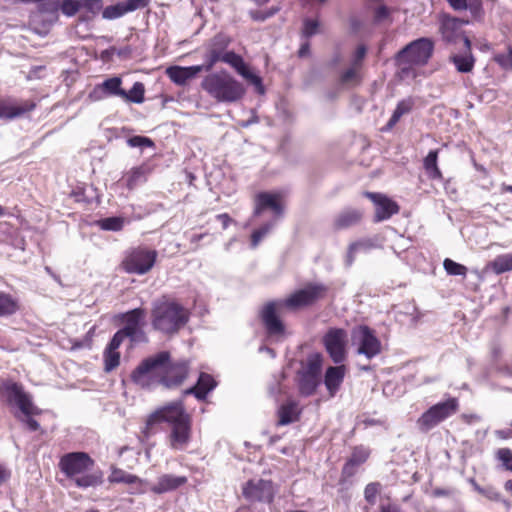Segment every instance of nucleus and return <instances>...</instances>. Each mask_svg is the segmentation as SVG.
Wrapping results in <instances>:
<instances>
[{
  "label": "nucleus",
  "instance_id": "nucleus-1",
  "mask_svg": "<svg viewBox=\"0 0 512 512\" xmlns=\"http://www.w3.org/2000/svg\"><path fill=\"white\" fill-rule=\"evenodd\" d=\"M330 288L324 283L308 282L302 288L295 290L282 301H269L260 311V319L270 336H279L285 333V325L278 315L280 307L292 311L312 307L325 300Z\"/></svg>",
  "mask_w": 512,
  "mask_h": 512
},
{
  "label": "nucleus",
  "instance_id": "nucleus-2",
  "mask_svg": "<svg viewBox=\"0 0 512 512\" xmlns=\"http://www.w3.org/2000/svg\"><path fill=\"white\" fill-rule=\"evenodd\" d=\"M192 422V416L186 411L183 401H172L148 415L142 434L149 438L155 433L154 426L167 423L170 427L167 434L169 447L174 451H183L192 439Z\"/></svg>",
  "mask_w": 512,
  "mask_h": 512
},
{
  "label": "nucleus",
  "instance_id": "nucleus-3",
  "mask_svg": "<svg viewBox=\"0 0 512 512\" xmlns=\"http://www.w3.org/2000/svg\"><path fill=\"white\" fill-rule=\"evenodd\" d=\"M151 326L166 336L177 334L190 319V311L169 295H162L152 303Z\"/></svg>",
  "mask_w": 512,
  "mask_h": 512
},
{
  "label": "nucleus",
  "instance_id": "nucleus-4",
  "mask_svg": "<svg viewBox=\"0 0 512 512\" xmlns=\"http://www.w3.org/2000/svg\"><path fill=\"white\" fill-rule=\"evenodd\" d=\"M95 460L83 451L68 452L59 459V470L80 489L95 488L103 484V472H91Z\"/></svg>",
  "mask_w": 512,
  "mask_h": 512
},
{
  "label": "nucleus",
  "instance_id": "nucleus-5",
  "mask_svg": "<svg viewBox=\"0 0 512 512\" xmlns=\"http://www.w3.org/2000/svg\"><path fill=\"white\" fill-rule=\"evenodd\" d=\"M201 88L214 100L223 103L237 102L245 95L244 85L226 70L207 74Z\"/></svg>",
  "mask_w": 512,
  "mask_h": 512
},
{
  "label": "nucleus",
  "instance_id": "nucleus-6",
  "mask_svg": "<svg viewBox=\"0 0 512 512\" xmlns=\"http://www.w3.org/2000/svg\"><path fill=\"white\" fill-rule=\"evenodd\" d=\"M434 53V42L430 38L422 37L408 43L396 55V64L400 67L403 76L417 77L416 67L428 64Z\"/></svg>",
  "mask_w": 512,
  "mask_h": 512
},
{
  "label": "nucleus",
  "instance_id": "nucleus-7",
  "mask_svg": "<svg viewBox=\"0 0 512 512\" xmlns=\"http://www.w3.org/2000/svg\"><path fill=\"white\" fill-rule=\"evenodd\" d=\"M169 356L170 352L160 351L144 358L131 372V381L143 389L162 385L163 371Z\"/></svg>",
  "mask_w": 512,
  "mask_h": 512
},
{
  "label": "nucleus",
  "instance_id": "nucleus-8",
  "mask_svg": "<svg viewBox=\"0 0 512 512\" xmlns=\"http://www.w3.org/2000/svg\"><path fill=\"white\" fill-rule=\"evenodd\" d=\"M323 356L320 353L308 355L297 373L298 391L302 396L309 397L316 393L321 383Z\"/></svg>",
  "mask_w": 512,
  "mask_h": 512
},
{
  "label": "nucleus",
  "instance_id": "nucleus-9",
  "mask_svg": "<svg viewBox=\"0 0 512 512\" xmlns=\"http://www.w3.org/2000/svg\"><path fill=\"white\" fill-rule=\"evenodd\" d=\"M0 401L16 405L25 416L41 413L33 404L30 395L24 391L22 384L11 379H0Z\"/></svg>",
  "mask_w": 512,
  "mask_h": 512
},
{
  "label": "nucleus",
  "instance_id": "nucleus-10",
  "mask_svg": "<svg viewBox=\"0 0 512 512\" xmlns=\"http://www.w3.org/2000/svg\"><path fill=\"white\" fill-rule=\"evenodd\" d=\"M158 253L146 246L129 249L121 261L120 267L129 274L144 275L155 265Z\"/></svg>",
  "mask_w": 512,
  "mask_h": 512
},
{
  "label": "nucleus",
  "instance_id": "nucleus-11",
  "mask_svg": "<svg viewBox=\"0 0 512 512\" xmlns=\"http://www.w3.org/2000/svg\"><path fill=\"white\" fill-rule=\"evenodd\" d=\"M459 410V401L451 397L439 402L426 410L418 419L417 426L422 432H428L442 421L456 414Z\"/></svg>",
  "mask_w": 512,
  "mask_h": 512
},
{
  "label": "nucleus",
  "instance_id": "nucleus-12",
  "mask_svg": "<svg viewBox=\"0 0 512 512\" xmlns=\"http://www.w3.org/2000/svg\"><path fill=\"white\" fill-rule=\"evenodd\" d=\"M145 317L146 311L140 307L119 314L118 319L124 326L113 336L122 341H124L125 338H129L131 343L145 340L146 335L143 331Z\"/></svg>",
  "mask_w": 512,
  "mask_h": 512
},
{
  "label": "nucleus",
  "instance_id": "nucleus-13",
  "mask_svg": "<svg viewBox=\"0 0 512 512\" xmlns=\"http://www.w3.org/2000/svg\"><path fill=\"white\" fill-rule=\"evenodd\" d=\"M253 217H260L265 211L269 210L272 213V219L277 222L285 212V196L282 192L275 191H262L258 192L253 197Z\"/></svg>",
  "mask_w": 512,
  "mask_h": 512
},
{
  "label": "nucleus",
  "instance_id": "nucleus-14",
  "mask_svg": "<svg viewBox=\"0 0 512 512\" xmlns=\"http://www.w3.org/2000/svg\"><path fill=\"white\" fill-rule=\"evenodd\" d=\"M348 334L343 328H330L322 338L323 346L335 364H341L347 359Z\"/></svg>",
  "mask_w": 512,
  "mask_h": 512
},
{
  "label": "nucleus",
  "instance_id": "nucleus-15",
  "mask_svg": "<svg viewBox=\"0 0 512 512\" xmlns=\"http://www.w3.org/2000/svg\"><path fill=\"white\" fill-rule=\"evenodd\" d=\"M352 339L358 344L357 353L372 359L382 351L381 341L375 331L367 325H359L352 330Z\"/></svg>",
  "mask_w": 512,
  "mask_h": 512
},
{
  "label": "nucleus",
  "instance_id": "nucleus-16",
  "mask_svg": "<svg viewBox=\"0 0 512 512\" xmlns=\"http://www.w3.org/2000/svg\"><path fill=\"white\" fill-rule=\"evenodd\" d=\"M243 497L252 503H272L275 490L271 480L250 479L242 486Z\"/></svg>",
  "mask_w": 512,
  "mask_h": 512
},
{
  "label": "nucleus",
  "instance_id": "nucleus-17",
  "mask_svg": "<svg viewBox=\"0 0 512 512\" xmlns=\"http://www.w3.org/2000/svg\"><path fill=\"white\" fill-rule=\"evenodd\" d=\"M230 43L231 38L223 33H218L210 39L205 47L204 62L201 64L204 71L210 72L222 60L223 55L228 51Z\"/></svg>",
  "mask_w": 512,
  "mask_h": 512
},
{
  "label": "nucleus",
  "instance_id": "nucleus-18",
  "mask_svg": "<svg viewBox=\"0 0 512 512\" xmlns=\"http://www.w3.org/2000/svg\"><path fill=\"white\" fill-rule=\"evenodd\" d=\"M189 363L184 360L173 361L171 355L168 357L163 371V386L173 389L181 386L189 375Z\"/></svg>",
  "mask_w": 512,
  "mask_h": 512
},
{
  "label": "nucleus",
  "instance_id": "nucleus-19",
  "mask_svg": "<svg viewBox=\"0 0 512 512\" xmlns=\"http://www.w3.org/2000/svg\"><path fill=\"white\" fill-rule=\"evenodd\" d=\"M370 454V449L364 445H357L352 447L351 455L348 457L341 469L339 483L344 484L350 478L354 477L358 471V468L367 462Z\"/></svg>",
  "mask_w": 512,
  "mask_h": 512
},
{
  "label": "nucleus",
  "instance_id": "nucleus-20",
  "mask_svg": "<svg viewBox=\"0 0 512 512\" xmlns=\"http://www.w3.org/2000/svg\"><path fill=\"white\" fill-rule=\"evenodd\" d=\"M365 196L370 199L376 206L374 220L381 222L398 214L400 207L394 200L384 194L375 192H366Z\"/></svg>",
  "mask_w": 512,
  "mask_h": 512
},
{
  "label": "nucleus",
  "instance_id": "nucleus-21",
  "mask_svg": "<svg viewBox=\"0 0 512 512\" xmlns=\"http://www.w3.org/2000/svg\"><path fill=\"white\" fill-rule=\"evenodd\" d=\"M220 62H224L229 64L232 68H234L238 74H240L245 79L249 80L252 84L256 86H261L262 80L259 76L250 72L249 68L245 64L243 58L235 53L234 51H227Z\"/></svg>",
  "mask_w": 512,
  "mask_h": 512
},
{
  "label": "nucleus",
  "instance_id": "nucleus-22",
  "mask_svg": "<svg viewBox=\"0 0 512 512\" xmlns=\"http://www.w3.org/2000/svg\"><path fill=\"white\" fill-rule=\"evenodd\" d=\"M202 71H204L202 65L189 67L171 66L167 68L166 74L173 83L184 86L189 80L195 78Z\"/></svg>",
  "mask_w": 512,
  "mask_h": 512
},
{
  "label": "nucleus",
  "instance_id": "nucleus-23",
  "mask_svg": "<svg viewBox=\"0 0 512 512\" xmlns=\"http://www.w3.org/2000/svg\"><path fill=\"white\" fill-rule=\"evenodd\" d=\"M188 482L186 476H175L172 474H163L158 477L157 482L150 487L154 494H164L174 491Z\"/></svg>",
  "mask_w": 512,
  "mask_h": 512
},
{
  "label": "nucleus",
  "instance_id": "nucleus-24",
  "mask_svg": "<svg viewBox=\"0 0 512 512\" xmlns=\"http://www.w3.org/2000/svg\"><path fill=\"white\" fill-rule=\"evenodd\" d=\"M346 374V367L341 364H337V366H329L326 369L324 375V384L328 393L331 397H334L336 393L339 391Z\"/></svg>",
  "mask_w": 512,
  "mask_h": 512
},
{
  "label": "nucleus",
  "instance_id": "nucleus-25",
  "mask_svg": "<svg viewBox=\"0 0 512 512\" xmlns=\"http://www.w3.org/2000/svg\"><path fill=\"white\" fill-rule=\"evenodd\" d=\"M363 219V211L358 208H347L341 211L333 220L336 231L348 229L359 224Z\"/></svg>",
  "mask_w": 512,
  "mask_h": 512
},
{
  "label": "nucleus",
  "instance_id": "nucleus-26",
  "mask_svg": "<svg viewBox=\"0 0 512 512\" xmlns=\"http://www.w3.org/2000/svg\"><path fill=\"white\" fill-rule=\"evenodd\" d=\"M35 108L34 100H25L18 105L2 101L0 102V119H13L31 112Z\"/></svg>",
  "mask_w": 512,
  "mask_h": 512
},
{
  "label": "nucleus",
  "instance_id": "nucleus-27",
  "mask_svg": "<svg viewBox=\"0 0 512 512\" xmlns=\"http://www.w3.org/2000/svg\"><path fill=\"white\" fill-rule=\"evenodd\" d=\"M217 385V382L212 375L202 372L199 375L197 383L186 389L184 395H194L198 400H205L207 394L212 391Z\"/></svg>",
  "mask_w": 512,
  "mask_h": 512
},
{
  "label": "nucleus",
  "instance_id": "nucleus-28",
  "mask_svg": "<svg viewBox=\"0 0 512 512\" xmlns=\"http://www.w3.org/2000/svg\"><path fill=\"white\" fill-rule=\"evenodd\" d=\"M302 408L295 400H287L277 410L278 426H284L296 422L300 419Z\"/></svg>",
  "mask_w": 512,
  "mask_h": 512
},
{
  "label": "nucleus",
  "instance_id": "nucleus-29",
  "mask_svg": "<svg viewBox=\"0 0 512 512\" xmlns=\"http://www.w3.org/2000/svg\"><path fill=\"white\" fill-rule=\"evenodd\" d=\"M122 343V340L113 336L105 347L103 351V364L105 372H111L120 365L121 355L118 349Z\"/></svg>",
  "mask_w": 512,
  "mask_h": 512
},
{
  "label": "nucleus",
  "instance_id": "nucleus-30",
  "mask_svg": "<svg viewBox=\"0 0 512 512\" xmlns=\"http://www.w3.org/2000/svg\"><path fill=\"white\" fill-rule=\"evenodd\" d=\"M152 172V168L148 164L131 168L122 178L125 186L132 190L138 184L146 181L147 176Z\"/></svg>",
  "mask_w": 512,
  "mask_h": 512
},
{
  "label": "nucleus",
  "instance_id": "nucleus-31",
  "mask_svg": "<svg viewBox=\"0 0 512 512\" xmlns=\"http://www.w3.org/2000/svg\"><path fill=\"white\" fill-rule=\"evenodd\" d=\"M464 44L467 53L464 55H452L450 61L455 65L458 72L469 73L474 68L475 58L471 53V42L468 37H464Z\"/></svg>",
  "mask_w": 512,
  "mask_h": 512
},
{
  "label": "nucleus",
  "instance_id": "nucleus-32",
  "mask_svg": "<svg viewBox=\"0 0 512 512\" xmlns=\"http://www.w3.org/2000/svg\"><path fill=\"white\" fill-rule=\"evenodd\" d=\"M414 106L415 100L411 96L400 100L397 103L396 108L393 111L390 119L388 120L384 130H392L395 127V125L400 121L401 117L410 113L413 110Z\"/></svg>",
  "mask_w": 512,
  "mask_h": 512
},
{
  "label": "nucleus",
  "instance_id": "nucleus-33",
  "mask_svg": "<svg viewBox=\"0 0 512 512\" xmlns=\"http://www.w3.org/2000/svg\"><path fill=\"white\" fill-rule=\"evenodd\" d=\"M438 153L439 150H431L423 160V167L429 179L441 181L443 174L438 167Z\"/></svg>",
  "mask_w": 512,
  "mask_h": 512
},
{
  "label": "nucleus",
  "instance_id": "nucleus-34",
  "mask_svg": "<svg viewBox=\"0 0 512 512\" xmlns=\"http://www.w3.org/2000/svg\"><path fill=\"white\" fill-rule=\"evenodd\" d=\"M101 91L105 96L122 97L124 89L122 88V79L118 76L110 77L95 87V91Z\"/></svg>",
  "mask_w": 512,
  "mask_h": 512
},
{
  "label": "nucleus",
  "instance_id": "nucleus-35",
  "mask_svg": "<svg viewBox=\"0 0 512 512\" xmlns=\"http://www.w3.org/2000/svg\"><path fill=\"white\" fill-rule=\"evenodd\" d=\"M20 310V304L17 298L11 294L0 291V317H9Z\"/></svg>",
  "mask_w": 512,
  "mask_h": 512
},
{
  "label": "nucleus",
  "instance_id": "nucleus-36",
  "mask_svg": "<svg viewBox=\"0 0 512 512\" xmlns=\"http://www.w3.org/2000/svg\"><path fill=\"white\" fill-rule=\"evenodd\" d=\"M486 269L497 275L512 271V253L498 255L486 265Z\"/></svg>",
  "mask_w": 512,
  "mask_h": 512
},
{
  "label": "nucleus",
  "instance_id": "nucleus-37",
  "mask_svg": "<svg viewBox=\"0 0 512 512\" xmlns=\"http://www.w3.org/2000/svg\"><path fill=\"white\" fill-rule=\"evenodd\" d=\"M463 23V21L456 17L443 15L441 19L440 32L446 40L451 41Z\"/></svg>",
  "mask_w": 512,
  "mask_h": 512
},
{
  "label": "nucleus",
  "instance_id": "nucleus-38",
  "mask_svg": "<svg viewBox=\"0 0 512 512\" xmlns=\"http://www.w3.org/2000/svg\"><path fill=\"white\" fill-rule=\"evenodd\" d=\"M110 483H125V484H142L143 480L137 475L129 474L123 469L116 466H111V473L108 477Z\"/></svg>",
  "mask_w": 512,
  "mask_h": 512
},
{
  "label": "nucleus",
  "instance_id": "nucleus-39",
  "mask_svg": "<svg viewBox=\"0 0 512 512\" xmlns=\"http://www.w3.org/2000/svg\"><path fill=\"white\" fill-rule=\"evenodd\" d=\"M361 69L355 66H350L343 71L339 77V83L343 86H359L362 82Z\"/></svg>",
  "mask_w": 512,
  "mask_h": 512
},
{
  "label": "nucleus",
  "instance_id": "nucleus-40",
  "mask_svg": "<svg viewBox=\"0 0 512 512\" xmlns=\"http://www.w3.org/2000/svg\"><path fill=\"white\" fill-rule=\"evenodd\" d=\"M275 225V220H269L260 225L258 228L254 229L250 235L251 248H257L260 242L273 230Z\"/></svg>",
  "mask_w": 512,
  "mask_h": 512
},
{
  "label": "nucleus",
  "instance_id": "nucleus-41",
  "mask_svg": "<svg viewBox=\"0 0 512 512\" xmlns=\"http://www.w3.org/2000/svg\"><path fill=\"white\" fill-rule=\"evenodd\" d=\"M126 102L143 103L145 100V87L142 82H135L129 91H125L121 97Z\"/></svg>",
  "mask_w": 512,
  "mask_h": 512
},
{
  "label": "nucleus",
  "instance_id": "nucleus-42",
  "mask_svg": "<svg viewBox=\"0 0 512 512\" xmlns=\"http://www.w3.org/2000/svg\"><path fill=\"white\" fill-rule=\"evenodd\" d=\"M443 267L446 273L452 276H466L468 271L466 266L457 263L450 258H446L443 261Z\"/></svg>",
  "mask_w": 512,
  "mask_h": 512
},
{
  "label": "nucleus",
  "instance_id": "nucleus-43",
  "mask_svg": "<svg viewBox=\"0 0 512 512\" xmlns=\"http://www.w3.org/2000/svg\"><path fill=\"white\" fill-rule=\"evenodd\" d=\"M280 11L279 6H272L266 10H250L249 16L253 21L264 22L267 19L273 17Z\"/></svg>",
  "mask_w": 512,
  "mask_h": 512
},
{
  "label": "nucleus",
  "instance_id": "nucleus-44",
  "mask_svg": "<svg viewBox=\"0 0 512 512\" xmlns=\"http://www.w3.org/2000/svg\"><path fill=\"white\" fill-rule=\"evenodd\" d=\"M127 14L124 3H117L115 5H109L103 9L102 16L105 19L113 20L120 18Z\"/></svg>",
  "mask_w": 512,
  "mask_h": 512
},
{
  "label": "nucleus",
  "instance_id": "nucleus-45",
  "mask_svg": "<svg viewBox=\"0 0 512 512\" xmlns=\"http://www.w3.org/2000/svg\"><path fill=\"white\" fill-rule=\"evenodd\" d=\"M381 492V484L379 482H371L365 486L364 498L371 506L376 504L377 497Z\"/></svg>",
  "mask_w": 512,
  "mask_h": 512
},
{
  "label": "nucleus",
  "instance_id": "nucleus-46",
  "mask_svg": "<svg viewBox=\"0 0 512 512\" xmlns=\"http://www.w3.org/2000/svg\"><path fill=\"white\" fill-rule=\"evenodd\" d=\"M58 9L67 16H74L81 9L79 0H63L61 3L59 2Z\"/></svg>",
  "mask_w": 512,
  "mask_h": 512
},
{
  "label": "nucleus",
  "instance_id": "nucleus-47",
  "mask_svg": "<svg viewBox=\"0 0 512 512\" xmlns=\"http://www.w3.org/2000/svg\"><path fill=\"white\" fill-rule=\"evenodd\" d=\"M100 226L107 231H120L124 227V219L122 217H108L100 221Z\"/></svg>",
  "mask_w": 512,
  "mask_h": 512
},
{
  "label": "nucleus",
  "instance_id": "nucleus-48",
  "mask_svg": "<svg viewBox=\"0 0 512 512\" xmlns=\"http://www.w3.org/2000/svg\"><path fill=\"white\" fill-rule=\"evenodd\" d=\"M495 457L500 461L506 470L512 471V450L510 448H500L496 451Z\"/></svg>",
  "mask_w": 512,
  "mask_h": 512
},
{
  "label": "nucleus",
  "instance_id": "nucleus-49",
  "mask_svg": "<svg viewBox=\"0 0 512 512\" xmlns=\"http://www.w3.org/2000/svg\"><path fill=\"white\" fill-rule=\"evenodd\" d=\"M507 53H498L494 56V61L503 69L512 71V47L509 45Z\"/></svg>",
  "mask_w": 512,
  "mask_h": 512
},
{
  "label": "nucleus",
  "instance_id": "nucleus-50",
  "mask_svg": "<svg viewBox=\"0 0 512 512\" xmlns=\"http://www.w3.org/2000/svg\"><path fill=\"white\" fill-rule=\"evenodd\" d=\"M81 9L96 15L103 8L102 0H80Z\"/></svg>",
  "mask_w": 512,
  "mask_h": 512
},
{
  "label": "nucleus",
  "instance_id": "nucleus-51",
  "mask_svg": "<svg viewBox=\"0 0 512 512\" xmlns=\"http://www.w3.org/2000/svg\"><path fill=\"white\" fill-rule=\"evenodd\" d=\"M319 22L317 20L305 19L303 22L302 36L310 38L318 33Z\"/></svg>",
  "mask_w": 512,
  "mask_h": 512
},
{
  "label": "nucleus",
  "instance_id": "nucleus-52",
  "mask_svg": "<svg viewBox=\"0 0 512 512\" xmlns=\"http://www.w3.org/2000/svg\"><path fill=\"white\" fill-rule=\"evenodd\" d=\"M127 144L130 147H153L154 142L149 138L145 136H132L127 140Z\"/></svg>",
  "mask_w": 512,
  "mask_h": 512
},
{
  "label": "nucleus",
  "instance_id": "nucleus-53",
  "mask_svg": "<svg viewBox=\"0 0 512 512\" xmlns=\"http://www.w3.org/2000/svg\"><path fill=\"white\" fill-rule=\"evenodd\" d=\"M366 54H367L366 46L363 44L359 45L354 52L353 61H352L351 66H355V67H358L361 69L362 62L365 59Z\"/></svg>",
  "mask_w": 512,
  "mask_h": 512
},
{
  "label": "nucleus",
  "instance_id": "nucleus-54",
  "mask_svg": "<svg viewBox=\"0 0 512 512\" xmlns=\"http://www.w3.org/2000/svg\"><path fill=\"white\" fill-rule=\"evenodd\" d=\"M150 0H127L124 3L126 12H133L137 9L145 8L149 5Z\"/></svg>",
  "mask_w": 512,
  "mask_h": 512
},
{
  "label": "nucleus",
  "instance_id": "nucleus-55",
  "mask_svg": "<svg viewBox=\"0 0 512 512\" xmlns=\"http://www.w3.org/2000/svg\"><path fill=\"white\" fill-rule=\"evenodd\" d=\"M476 490L490 500L498 501L500 499V493L492 487L481 488L477 486Z\"/></svg>",
  "mask_w": 512,
  "mask_h": 512
},
{
  "label": "nucleus",
  "instance_id": "nucleus-56",
  "mask_svg": "<svg viewBox=\"0 0 512 512\" xmlns=\"http://www.w3.org/2000/svg\"><path fill=\"white\" fill-rule=\"evenodd\" d=\"M11 477V471L0 464V487Z\"/></svg>",
  "mask_w": 512,
  "mask_h": 512
},
{
  "label": "nucleus",
  "instance_id": "nucleus-57",
  "mask_svg": "<svg viewBox=\"0 0 512 512\" xmlns=\"http://www.w3.org/2000/svg\"><path fill=\"white\" fill-rule=\"evenodd\" d=\"M454 10H464L467 8V0H446Z\"/></svg>",
  "mask_w": 512,
  "mask_h": 512
},
{
  "label": "nucleus",
  "instance_id": "nucleus-58",
  "mask_svg": "<svg viewBox=\"0 0 512 512\" xmlns=\"http://www.w3.org/2000/svg\"><path fill=\"white\" fill-rule=\"evenodd\" d=\"M364 246V243L363 242H353L349 245V249H348V257L350 258V261H352L353 257H354V254L356 253V251L363 247Z\"/></svg>",
  "mask_w": 512,
  "mask_h": 512
},
{
  "label": "nucleus",
  "instance_id": "nucleus-59",
  "mask_svg": "<svg viewBox=\"0 0 512 512\" xmlns=\"http://www.w3.org/2000/svg\"><path fill=\"white\" fill-rule=\"evenodd\" d=\"M32 415L26 416L25 423L30 431H37L40 428L39 423L31 417Z\"/></svg>",
  "mask_w": 512,
  "mask_h": 512
},
{
  "label": "nucleus",
  "instance_id": "nucleus-60",
  "mask_svg": "<svg viewBox=\"0 0 512 512\" xmlns=\"http://www.w3.org/2000/svg\"><path fill=\"white\" fill-rule=\"evenodd\" d=\"M216 218L222 223L224 229H226L232 222V218L227 213L219 214Z\"/></svg>",
  "mask_w": 512,
  "mask_h": 512
},
{
  "label": "nucleus",
  "instance_id": "nucleus-61",
  "mask_svg": "<svg viewBox=\"0 0 512 512\" xmlns=\"http://www.w3.org/2000/svg\"><path fill=\"white\" fill-rule=\"evenodd\" d=\"M379 512H400L399 508L393 504L381 505Z\"/></svg>",
  "mask_w": 512,
  "mask_h": 512
},
{
  "label": "nucleus",
  "instance_id": "nucleus-62",
  "mask_svg": "<svg viewBox=\"0 0 512 512\" xmlns=\"http://www.w3.org/2000/svg\"><path fill=\"white\" fill-rule=\"evenodd\" d=\"M310 52V44L309 42H305L300 46V49L298 51L299 57L307 56Z\"/></svg>",
  "mask_w": 512,
  "mask_h": 512
},
{
  "label": "nucleus",
  "instance_id": "nucleus-63",
  "mask_svg": "<svg viewBox=\"0 0 512 512\" xmlns=\"http://www.w3.org/2000/svg\"><path fill=\"white\" fill-rule=\"evenodd\" d=\"M496 435L500 439L507 440L512 437V431L511 430H498V431H496Z\"/></svg>",
  "mask_w": 512,
  "mask_h": 512
},
{
  "label": "nucleus",
  "instance_id": "nucleus-64",
  "mask_svg": "<svg viewBox=\"0 0 512 512\" xmlns=\"http://www.w3.org/2000/svg\"><path fill=\"white\" fill-rule=\"evenodd\" d=\"M504 489L506 490V492H508L510 494V496L512 497V479L510 480H507L505 483H504Z\"/></svg>",
  "mask_w": 512,
  "mask_h": 512
}]
</instances>
